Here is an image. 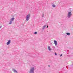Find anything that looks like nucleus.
Here are the masks:
<instances>
[{"instance_id": "1", "label": "nucleus", "mask_w": 73, "mask_h": 73, "mask_svg": "<svg viewBox=\"0 0 73 73\" xmlns=\"http://www.w3.org/2000/svg\"><path fill=\"white\" fill-rule=\"evenodd\" d=\"M36 69V67L35 66H34L31 67L30 69L29 73H34L35 70Z\"/></svg>"}, {"instance_id": "2", "label": "nucleus", "mask_w": 73, "mask_h": 73, "mask_svg": "<svg viewBox=\"0 0 73 73\" xmlns=\"http://www.w3.org/2000/svg\"><path fill=\"white\" fill-rule=\"evenodd\" d=\"M30 14H28L26 17V20L27 21H29V19H30Z\"/></svg>"}, {"instance_id": "3", "label": "nucleus", "mask_w": 73, "mask_h": 73, "mask_svg": "<svg viewBox=\"0 0 73 73\" xmlns=\"http://www.w3.org/2000/svg\"><path fill=\"white\" fill-rule=\"evenodd\" d=\"M72 16V12L69 11L68 12L67 14V17L68 18H70V17Z\"/></svg>"}, {"instance_id": "4", "label": "nucleus", "mask_w": 73, "mask_h": 73, "mask_svg": "<svg viewBox=\"0 0 73 73\" xmlns=\"http://www.w3.org/2000/svg\"><path fill=\"white\" fill-rule=\"evenodd\" d=\"M11 40H9L6 43V45H9L11 44Z\"/></svg>"}, {"instance_id": "5", "label": "nucleus", "mask_w": 73, "mask_h": 73, "mask_svg": "<svg viewBox=\"0 0 73 73\" xmlns=\"http://www.w3.org/2000/svg\"><path fill=\"white\" fill-rule=\"evenodd\" d=\"M54 42L55 45H57V42L56 40H54Z\"/></svg>"}, {"instance_id": "6", "label": "nucleus", "mask_w": 73, "mask_h": 73, "mask_svg": "<svg viewBox=\"0 0 73 73\" xmlns=\"http://www.w3.org/2000/svg\"><path fill=\"white\" fill-rule=\"evenodd\" d=\"M48 49L50 51V50H51V48H50V46H48Z\"/></svg>"}, {"instance_id": "7", "label": "nucleus", "mask_w": 73, "mask_h": 73, "mask_svg": "<svg viewBox=\"0 0 73 73\" xmlns=\"http://www.w3.org/2000/svg\"><path fill=\"white\" fill-rule=\"evenodd\" d=\"M14 17H13L10 19V21H14Z\"/></svg>"}, {"instance_id": "8", "label": "nucleus", "mask_w": 73, "mask_h": 73, "mask_svg": "<svg viewBox=\"0 0 73 73\" xmlns=\"http://www.w3.org/2000/svg\"><path fill=\"white\" fill-rule=\"evenodd\" d=\"M13 71L14 73H18L17 71L15 69L13 70Z\"/></svg>"}, {"instance_id": "9", "label": "nucleus", "mask_w": 73, "mask_h": 73, "mask_svg": "<svg viewBox=\"0 0 73 73\" xmlns=\"http://www.w3.org/2000/svg\"><path fill=\"white\" fill-rule=\"evenodd\" d=\"M67 35L68 36H70V34L69 33H66Z\"/></svg>"}, {"instance_id": "10", "label": "nucleus", "mask_w": 73, "mask_h": 73, "mask_svg": "<svg viewBox=\"0 0 73 73\" xmlns=\"http://www.w3.org/2000/svg\"><path fill=\"white\" fill-rule=\"evenodd\" d=\"M12 23V22L11 21H10V22L9 23V24H11Z\"/></svg>"}, {"instance_id": "11", "label": "nucleus", "mask_w": 73, "mask_h": 73, "mask_svg": "<svg viewBox=\"0 0 73 73\" xmlns=\"http://www.w3.org/2000/svg\"><path fill=\"white\" fill-rule=\"evenodd\" d=\"M52 6L54 8V7H56V5H54V4L52 5Z\"/></svg>"}, {"instance_id": "12", "label": "nucleus", "mask_w": 73, "mask_h": 73, "mask_svg": "<svg viewBox=\"0 0 73 73\" xmlns=\"http://www.w3.org/2000/svg\"><path fill=\"white\" fill-rule=\"evenodd\" d=\"M46 25H44V26L43 27V29H45V27H46Z\"/></svg>"}, {"instance_id": "13", "label": "nucleus", "mask_w": 73, "mask_h": 73, "mask_svg": "<svg viewBox=\"0 0 73 73\" xmlns=\"http://www.w3.org/2000/svg\"><path fill=\"white\" fill-rule=\"evenodd\" d=\"M37 33L36 32H35V33H34V34L35 35H36L37 34Z\"/></svg>"}, {"instance_id": "14", "label": "nucleus", "mask_w": 73, "mask_h": 73, "mask_svg": "<svg viewBox=\"0 0 73 73\" xmlns=\"http://www.w3.org/2000/svg\"><path fill=\"white\" fill-rule=\"evenodd\" d=\"M44 14H42V17H44Z\"/></svg>"}, {"instance_id": "15", "label": "nucleus", "mask_w": 73, "mask_h": 73, "mask_svg": "<svg viewBox=\"0 0 73 73\" xmlns=\"http://www.w3.org/2000/svg\"><path fill=\"white\" fill-rule=\"evenodd\" d=\"M1 27H2V26H0V28H1Z\"/></svg>"}, {"instance_id": "16", "label": "nucleus", "mask_w": 73, "mask_h": 73, "mask_svg": "<svg viewBox=\"0 0 73 73\" xmlns=\"http://www.w3.org/2000/svg\"><path fill=\"white\" fill-rule=\"evenodd\" d=\"M55 55H57V53H55Z\"/></svg>"}, {"instance_id": "17", "label": "nucleus", "mask_w": 73, "mask_h": 73, "mask_svg": "<svg viewBox=\"0 0 73 73\" xmlns=\"http://www.w3.org/2000/svg\"><path fill=\"white\" fill-rule=\"evenodd\" d=\"M48 66H49V67H50V65H49Z\"/></svg>"}, {"instance_id": "18", "label": "nucleus", "mask_w": 73, "mask_h": 73, "mask_svg": "<svg viewBox=\"0 0 73 73\" xmlns=\"http://www.w3.org/2000/svg\"><path fill=\"white\" fill-rule=\"evenodd\" d=\"M47 28H48V26H47Z\"/></svg>"}, {"instance_id": "19", "label": "nucleus", "mask_w": 73, "mask_h": 73, "mask_svg": "<svg viewBox=\"0 0 73 73\" xmlns=\"http://www.w3.org/2000/svg\"><path fill=\"white\" fill-rule=\"evenodd\" d=\"M61 56H62V55H60V57H61Z\"/></svg>"}, {"instance_id": "20", "label": "nucleus", "mask_w": 73, "mask_h": 73, "mask_svg": "<svg viewBox=\"0 0 73 73\" xmlns=\"http://www.w3.org/2000/svg\"><path fill=\"white\" fill-rule=\"evenodd\" d=\"M61 55H62V54H61Z\"/></svg>"}]
</instances>
